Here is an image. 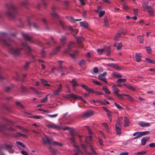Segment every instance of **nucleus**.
I'll return each instance as SVG.
<instances>
[{"label": "nucleus", "instance_id": "obj_1", "mask_svg": "<svg viewBox=\"0 0 155 155\" xmlns=\"http://www.w3.org/2000/svg\"><path fill=\"white\" fill-rule=\"evenodd\" d=\"M22 50H25L28 54H30L32 50L30 47L25 42H22L21 43V47L20 48H11L9 49V51L12 54L15 56H18L20 54V51Z\"/></svg>", "mask_w": 155, "mask_h": 155}, {"label": "nucleus", "instance_id": "obj_2", "mask_svg": "<svg viewBox=\"0 0 155 155\" xmlns=\"http://www.w3.org/2000/svg\"><path fill=\"white\" fill-rule=\"evenodd\" d=\"M5 6L7 9L5 12L6 15L11 18H14L15 17V14L17 12V8L12 3H6Z\"/></svg>", "mask_w": 155, "mask_h": 155}, {"label": "nucleus", "instance_id": "obj_3", "mask_svg": "<svg viewBox=\"0 0 155 155\" xmlns=\"http://www.w3.org/2000/svg\"><path fill=\"white\" fill-rule=\"evenodd\" d=\"M8 34L4 32H0V41L5 45L7 46L13 45L15 43L11 39L6 40L5 38L6 37Z\"/></svg>", "mask_w": 155, "mask_h": 155}, {"label": "nucleus", "instance_id": "obj_4", "mask_svg": "<svg viewBox=\"0 0 155 155\" xmlns=\"http://www.w3.org/2000/svg\"><path fill=\"white\" fill-rule=\"evenodd\" d=\"M42 140L43 142L45 144H50L53 143L54 145H57L60 147H61L63 145L62 143H59L57 142L54 141L53 138L50 137L45 136L42 138Z\"/></svg>", "mask_w": 155, "mask_h": 155}, {"label": "nucleus", "instance_id": "obj_5", "mask_svg": "<svg viewBox=\"0 0 155 155\" xmlns=\"http://www.w3.org/2000/svg\"><path fill=\"white\" fill-rule=\"evenodd\" d=\"M122 117H118L116 121L115 130L117 134L118 135H120L121 134L122 120Z\"/></svg>", "mask_w": 155, "mask_h": 155}, {"label": "nucleus", "instance_id": "obj_6", "mask_svg": "<svg viewBox=\"0 0 155 155\" xmlns=\"http://www.w3.org/2000/svg\"><path fill=\"white\" fill-rule=\"evenodd\" d=\"M92 141V137L91 136H87L85 138V143L87 146H89L91 151L92 153L93 154L97 155L98 154L94 150L92 145L89 142H91Z\"/></svg>", "mask_w": 155, "mask_h": 155}, {"label": "nucleus", "instance_id": "obj_7", "mask_svg": "<svg viewBox=\"0 0 155 155\" xmlns=\"http://www.w3.org/2000/svg\"><path fill=\"white\" fill-rule=\"evenodd\" d=\"M46 125L48 128H50L57 130H60L62 128V126L61 125H58L51 122L47 123Z\"/></svg>", "mask_w": 155, "mask_h": 155}, {"label": "nucleus", "instance_id": "obj_8", "mask_svg": "<svg viewBox=\"0 0 155 155\" xmlns=\"http://www.w3.org/2000/svg\"><path fill=\"white\" fill-rule=\"evenodd\" d=\"M6 130H9L12 132H15L16 131L15 129L12 127L8 128L5 125L0 124V130L2 132H4Z\"/></svg>", "mask_w": 155, "mask_h": 155}, {"label": "nucleus", "instance_id": "obj_9", "mask_svg": "<svg viewBox=\"0 0 155 155\" xmlns=\"http://www.w3.org/2000/svg\"><path fill=\"white\" fill-rule=\"evenodd\" d=\"M112 90L114 92V93L115 95L118 97L121 100H123V97H122V95L119 94L118 93V92H120V90L117 88V86L115 85H114L112 86Z\"/></svg>", "mask_w": 155, "mask_h": 155}, {"label": "nucleus", "instance_id": "obj_10", "mask_svg": "<svg viewBox=\"0 0 155 155\" xmlns=\"http://www.w3.org/2000/svg\"><path fill=\"white\" fill-rule=\"evenodd\" d=\"M62 86L61 84H60L58 85L57 89L54 90L53 92V94L54 96H58L59 95L60 93H61L62 91Z\"/></svg>", "mask_w": 155, "mask_h": 155}, {"label": "nucleus", "instance_id": "obj_11", "mask_svg": "<svg viewBox=\"0 0 155 155\" xmlns=\"http://www.w3.org/2000/svg\"><path fill=\"white\" fill-rule=\"evenodd\" d=\"M66 97L67 98H73L74 99L76 100L77 99L78 100H81L82 101H83L84 103H86V102L83 100L82 98L80 96H78V95H76L74 94H71L68 95L66 96Z\"/></svg>", "mask_w": 155, "mask_h": 155}, {"label": "nucleus", "instance_id": "obj_12", "mask_svg": "<svg viewBox=\"0 0 155 155\" xmlns=\"http://www.w3.org/2000/svg\"><path fill=\"white\" fill-rule=\"evenodd\" d=\"M70 140L71 142L73 143L74 147L77 150L76 151H77L79 153H81V150L79 149L78 146H77L75 144L74 137H71L70 138Z\"/></svg>", "mask_w": 155, "mask_h": 155}, {"label": "nucleus", "instance_id": "obj_13", "mask_svg": "<svg viewBox=\"0 0 155 155\" xmlns=\"http://www.w3.org/2000/svg\"><path fill=\"white\" fill-rule=\"evenodd\" d=\"M22 35L23 38L25 39L26 40L28 41L31 43H34L36 44L35 41L32 39L30 37L29 35L27 34L26 33H23L22 34Z\"/></svg>", "mask_w": 155, "mask_h": 155}, {"label": "nucleus", "instance_id": "obj_14", "mask_svg": "<svg viewBox=\"0 0 155 155\" xmlns=\"http://www.w3.org/2000/svg\"><path fill=\"white\" fill-rule=\"evenodd\" d=\"M94 114V112L93 111L90 110L84 113L82 115V117H89Z\"/></svg>", "mask_w": 155, "mask_h": 155}, {"label": "nucleus", "instance_id": "obj_15", "mask_svg": "<svg viewBox=\"0 0 155 155\" xmlns=\"http://www.w3.org/2000/svg\"><path fill=\"white\" fill-rule=\"evenodd\" d=\"M74 42H70L68 45V48L65 49L64 51V52L65 53H68L70 52L72 48L74 47Z\"/></svg>", "mask_w": 155, "mask_h": 155}, {"label": "nucleus", "instance_id": "obj_16", "mask_svg": "<svg viewBox=\"0 0 155 155\" xmlns=\"http://www.w3.org/2000/svg\"><path fill=\"white\" fill-rule=\"evenodd\" d=\"M106 72H104L103 74H99L98 76V78L101 80L104 81L106 83H107V82L106 80V78L105 77V76L106 74Z\"/></svg>", "mask_w": 155, "mask_h": 155}, {"label": "nucleus", "instance_id": "obj_17", "mask_svg": "<svg viewBox=\"0 0 155 155\" xmlns=\"http://www.w3.org/2000/svg\"><path fill=\"white\" fill-rule=\"evenodd\" d=\"M69 132L71 137H75V136H78L80 142L81 143L82 142V140H81L82 136L81 135L75 134L72 128H71L69 130Z\"/></svg>", "mask_w": 155, "mask_h": 155}, {"label": "nucleus", "instance_id": "obj_18", "mask_svg": "<svg viewBox=\"0 0 155 155\" xmlns=\"http://www.w3.org/2000/svg\"><path fill=\"white\" fill-rule=\"evenodd\" d=\"M147 11L151 16H154V9L153 7L149 6L147 8Z\"/></svg>", "mask_w": 155, "mask_h": 155}, {"label": "nucleus", "instance_id": "obj_19", "mask_svg": "<svg viewBox=\"0 0 155 155\" xmlns=\"http://www.w3.org/2000/svg\"><path fill=\"white\" fill-rule=\"evenodd\" d=\"M123 85L125 86L127 89L132 91H135L136 90V88L133 87L131 84H124Z\"/></svg>", "mask_w": 155, "mask_h": 155}, {"label": "nucleus", "instance_id": "obj_20", "mask_svg": "<svg viewBox=\"0 0 155 155\" xmlns=\"http://www.w3.org/2000/svg\"><path fill=\"white\" fill-rule=\"evenodd\" d=\"M66 39L67 37L65 36H62L61 38L59 40L61 46H63L65 45Z\"/></svg>", "mask_w": 155, "mask_h": 155}, {"label": "nucleus", "instance_id": "obj_21", "mask_svg": "<svg viewBox=\"0 0 155 155\" xmlns=\"http://www.w3.org/2000/svg\"><path fill=\"white\" fill-rule=\"evenodd\" d=\"M28 23L29 25L30 26H32L33 27L35 28L38 29L39 28V26L35 23H31L30 20V18H28Z\"/></svg>", "mask_w": 155, "mask_h": 155}, {"label": "nucleus", "instance_id": "obj_22", "mask_svg": "<svg viewBox=\"0 0 155 155\" xmlns=\"http://www.w3.org/2000/svg\"><path fill=\"white\" fill-rule=\"evenodd\" d=\"M142 54L140 53H136L135 54L136 61L138 62H140L141 61Z\"/></svg>", "mask_w": 155, "mask_h": 155}, {"label": "nucleus", "instance_id": "obj_23", "mask_svg": "<svg viewBox=\"0 0 155 155\" xmlns=\"http://www.w3.org/2000/svg\"><path fill=\"white\" fill-rule=\"evenodd\" d=\"M150 139L149 137H143L141 140V145L144 146L145 145L146 142Z\"/></svg>", "mask_w": 155, "mask_h": 155}, {"label": "nucleus", "instance_id": "obj_24", "mask_svg": "<svg viewBox=\"0 0 155 155\" xmlns=\"http://www.w3.org/2000/svg\"><path fill=\"white\" fill-rule=\"evenodd\" d=\"M129 119L126 116L124 117V127H127L129 126Z\"/></svg>", "mask_w": 155, "mask_h": 155}, {"label": "nucleus", "instance_id": "obj_25", "mask_svg": "<svg viewBox=\"0 0 155 155\" xmlns=\"http://www.w3.org/2000/svg\"><path fill=\"white\" fill-rule=\"evenodd\" d=\"M139 125L141 127H148L150 126V124L149 123L141 121L139 123Z\"/></svg>", "mask_w": 155, "mask_h": 155}, {"label": "nucleus", "instance_id": "obj_26", "mask_svg": "<svg viewBox=\"0 0 155 155\" xmlns=\"http://www.w3.org/2000/svg\"><path fill=\"white\" fill-rule=\"evenodd\" d=\"M104 51H106L107 53V55L110 56V46L105 47L104 48Z\"/></svg>", "mask_w": 155, "mask_h": 155}, {"label": "nucleus", "instance_id": "obj_27", "mask_svg": "<svg viewBox=\"0 0 155 155\" xmlns=\"http://www.w3.org/2000/svg\"><path fill=\"white\" fill-rule=\"evenodd\" d=\"M13 136L15 137H21L23 138H25L27 137L26 135L20 132H17L16 134H13Z\"/></svg>", "mask_w": 155, "mask_h": 155}, {"label": "nucleus", "instance_id": "obj_28", "mask_svg": "<svg viewBox=\"0 0 155 155\" xmlns=\"http://www.w3.org/2000/svg\"><path fill=\"white\" fill-rule=\"evenodd\" d=\"M13 143H10V144H6L4 145L3 148L5 149H8V150L13 147Z\"/></svg>", "mask_w": 155, "mask_h": 155}, {"label": "nucleus", "instance_id": "obj_29", "mask_svg": "<svg viewBox=\"0 0 155 155\" xmlns=\"http://www.w3.org/2000/svg\"><path fill=\"white\" fill-rule=\"evenodd\" d=\"M80 25L81 26L83 27L84 28H88L89 27L88 23L86 21H84L81 22L80 23Z\"/></svg>", "mask_w": 155, "mask_h": 155}, {"label": "nucleus", "instance_id": "obj_30", "mask_svg": "<svg viewBox=\"0 0 155 155\" xmlns=\"http://www.w3.org/2000/svg\"><path fill=\"white\" fill-rule=\"evenodd\" d=\"M144 35H141L138 36L137 37V38L138 40V41L139 43H142L144 41Z\"/></svg>", "mask_w": 155, "mask_h": 155}, {"label": "nucleus", "instance_id": "obj_31", "mask_svg": "<svg viewBox=\"0 0 155 155\" xmlns=\"http://www.w3.org/2000/svg\"><path fill=\"white\" fill-rule=\"evenodd\" d=\"M68 29L71 31L72 35H73L74 36L76 35L78 32V31L77 30H74L71 26H69L68 27Z\"/></svg>", "mask_w": 155, "mask_h": 155}, {"label": "nucleus", "instance_id": "obj_32", "mask_svg": "<svg viewBox=\"0 0 155 155\" xmlns=\"http://www.w3.org/2000/svg\"><path fill=\"white\" fill-rule=\"evenodd\" d=\"M71 82L72 84V87L74 90H75L76 87L78 85V84L74 79H72Z\"/></svg>", "mask_w": 155, "mask_h": 155}, {"label": "nucleus", "instance_id": "obj_33", "mask_svg": "<svg viewBox=\"0 0 155 155\" xmlns=\"http://www.w3.org/2000/svg\"><path fill=\"white\" fill-rule=\"evenodd\" d=\"M61 48V46H58L55 48L53 51L52 54L53 55H54L56 54L57 52L59 51Z\"/></svg>", "mask_w": 155, "mask_h": 155}, {"label": "nucleus", "instance_id": "obj_34", "mask_svg": "<svg viewBox=\"0 0 155 155\" xmlns=\"http://www.w3.org/2000/svg\"><path fill=\"white\" fill-rule=\"evenodd\" d=\"M76 39L78 44L80 45L81 42L83 40V38L82 37H77ZM80 46L81 47H82L80 45Z\"/></svg>", "mask_w": 155, "mask_h": 155}, {"label": "nucleus", "instance_id": "obj_35", "mask_svg": "<svg viewBox=\"0 0 155 155\" xmlns=\"http://www.w3.org/2000/svg\"><path fill=\"white\" fill-rule=\"evenodd\" d=\"M86 64V61L82 59L78 61V64L80 66H82L85 65Z\"/></svg>", "mask_w": 155, "mask_h": 155}, {"label": "nucleus", "instance_id": "obj_36", "mask_svg": "<svg viewBox=\"0 0 155 155\" xmlns=\"http://www.w3.org/2000/svg\"><path fill=\"white\" fill-rule=\"evenodd\" d=\"M21 5L26 8L27 6L28 5V1L25 0L22 2L21 3Z\"/></svg>", "mask_w": 155, "mask_h": 155}, {"label": "nucleus", "instance_id": "obj_37", "mask_svg": "<svg viewBox=\"0 0 155 155\" xmlns=\"http://www.w3.org/2000/svg\"><path fill=\"white\" fill-rule=\"evenodd\" d=\"M133 136H136L137 138L142 137L141 132H137L134 133L133 134Z\"/></svg>", "mask_w": 155, "mask_h": 155}, {"label": "nucleus", "instance_id": "obj_38", "mask_svg": "<svg viewBox=\"0 0 155 155\" xmlns=\"http://www.w3.org/2000/svg\"><path fill=\"white\" fill-rule=\"evenodd\" d=\"M51 16L54 18H58L59 15L55 12H53L51 13Z\"/></svg>", "mask_w": 155, "mask_h": 155}, {"label": "nucleus", "instance_id": "obj_39", "mask_svg": "<svg viewBox=\"0 0 155 155\" xmlns=\"http://www.w3.org/2000/svg\"><path fill=\"white\" fill-rule=\"evenodd\" d=\"M14 85L13 84H12L9 86H7L5 88V90L7 92L9 91L11 89L14 87Z\"/></svg>", "mask_w": 155, "mask_h": 155}, {"label": "nucleus", "instance_id": "obj_40", "mask_svg": "<svg viewBox=\"0 0 155 155\" xmlns=\"http://www.w3.org/2000/svg\"><path fill=\"white\" fill-rule=\"evenodd\" d=\"M102 89L105 92L106 94H110V91H109L107 88V86H103L102 87Z\"/></svg>", "mask_w": 155, "mask_h": 155}, {"label": "nucleus", "instance_id": "obj_41", "mask_svg": "<svg viewBox=\"0 0 155 155\" xmlns=\"http://www.w3.org/2000/svg\"><path fill=\"white\" fill-rule=\"evenodd\" d=\"M41 81L42 83L45 86H50V84H48V82L45 80L42 79L41 80Z\"/></svg>", "mask_w": 155, "mask_h": 155}, {"label": "nucleus", "instance_id": "obj_42", "mask_svg": "<svg viewBox=\"0 0 155 155\" xmlns=\"http://www.w3.org/2000/svg\"><path fill=\"white\" fill-rule=\"evenodd\" d=\"M112 75L117 78H120L122 77V75L117 72H113L112 73Z\"/></svg>", "mask_w": 155, "mask_h": 155}, {"label": "nucleus", "instance_id": "obj_43", "mask_svg": "<svg viewBox=\"0 0 155 155\" xmlns=\"http://www.w3.org/2000/svg\"><path fill=\"white\" fill-rule=\"evenodd\" d=\"M102 124L106 131L107 132H109V129L107 124L106 123H103Z\"/></svg>", "mask_w": 155, "mask_h": 155}, {"label": "nucleus", "instance_id": "obj_44", "mask_svg": "<svg viewBox=\"0 0 155 155\" xmlns=\"http://www.w3.org/2000/svg\"><path fill=\"white\" fill-rule=\"evenodd\" d=\"M67 18H69L68 20L69 21H70V22H72V23L74 22L75 21H80L81 20V19H75V20H74V19L72 17H67Z\"/></svg>", "mask_w": 155, "mask_h": 155}, {"label": "nucleus", "instance_id": "obj_45", "mask_svg": "<svg viewBox=\"0 0 155 155\" xmlns=\"http://www.w3.org/2000/svg\"><path fill=\"white\" fill-rule=\"evenodd\" d=\"M50 151L52 153L53 155H55L56 152V150L52 148L50 146L49 148Z\"/></svg>", "mask_w": 155, "mask_h": 155}, {"label": "nucleus", "instance_id": "obj_46", "mask_svg": "<svg viewBox=\"0 0 155 155\" xmlns=\"http://www.w3.org/2000/svg\"><path fill=\"white\" fill-rule=\"evenodd\" d=\"M104 25L106 27H108L109 25V22L108 19L105 18H104Z\"/></svg>", "mask_w": 155, "mask_h": 155}, {"label": "nucleus", "instance_id": "obj_47", "mask_svg": "<svg viewBox=\"0 0 155 155\" xmlns=\"http://www.w3.org/2000/svg\"><path fill=\"white\" fill-rule=\"evenodd\" d=\"M115 105L116 106L117 108L120 110H122L124 109L119 104H117L116 102L114 103Z\"/></svg>", "mask_w": 155, "mask_h": 155}, {"label": "nucleus", "instance_id": "obj_48", "mask_svg": "<svg viewBox=\"0 0 155 155\" xmlns=\"http://www.w3.org/2000/svg\"><path fill=\"white\" fill-rule=\"evenodd\" d=\"M97 51L99 55H101L103 54L104 51V48L102 49H98Z\"/></svg>", "mask_w": 155, "mask_h": 155}, {"label": "nucleus", "instance_id": "obj_49", "mask_svg": "<svg viewBox=\"0 0 155 155\" xmlns=\"http://www.w3.org/2000/svg\"><path fill=\"white\" fill-rule=\"evenodd\" d=\"M107 114L110 122L112 121V117L111 114V112L110 111L107 112Z\"/></svg>", "mask_w": 155, "mask_h": 155}, {"label": "nucleus", "instance_id": "obj_50", "mask_svg": "<svg viewBox=\"0 0 155 155\" xmlns=\"http://www.w3.org/2000/svg\"><path fill=\"white\" fill-rule=\"evenodd\" d=\"M145 60L149 63H152L153 64L155 63V61L154 60L148 58H146Z\"/></svg>", "mask_w": 155, "mask_h": 155}, {"label": "nucleus", "instance_id": "obj_51", "mask_svg": "<svg viewBox=\"0 0 155 155\" xmlns=\"http://www.w3.org/2000/svg\"><path fill=\"white\" fill-rule=\"evenodd\" d=\"M3 120L4 121H5L6 123H7L8 124H13V122L12 121L9 120H7V119L5 118H3Z\"/></svg>", "mask_w": 155, "mask_h": 155}, {"label": "nucleus", "instance_id": "obj_52", "mask_svg": "<svg viewBox=\"0 0 155 155\" xmlns=\"http://www.w3.org/2000/svg\"><path fill=\"white\" fill-rule=\"evenodd\" d=\"M20 89L22 92H26L27 91V89L24 86L21 85L20 87Z\"/></svg>", "mask_w": 155, "mask_h": 155}, {"label": "nucleus", "instance_id": "obj_53", "mask_svg": "<svg viewBox=\"0 0 155 155\" xmlns=\"http://www.w3.org/2000/svg\"><path fill=\"white\" fill-rule=\"evenodd\" d=\"M148 2H143V7L144 9H147V8L149 6H148Z\"/></svg>", "mask_w": 155, "mask_h": 155}, {"label": "nucleus", "instance_id": "obj_54", "mask_svg": "<svg viewBox=\"0 0 155 155\" xmlns=\"http://www.w3.org/2000/svg\"><path fill=\"white\" fill-rule=\"evenodd\" d=\"M78 51H75L74 52V53L70 54V56L74 58H75V55L78 53Z\"/></svg>", "mask_w": 155, "mask_h": 155}, {"label": "nucleus", "instance_id": "obj_55", "mask_svg": "<svg viewBox=\"0 0 155 155\" xmlns=\"http://www.w3.org/2000/svg\"><path fill=\"white\" fill-rule=\"evenodd\" d=\"M59 23L63 29H65V27L64 26V23L61 21L59 20Z\"/></svg>", "mask_w": 155, "mask_h": 155}, {"label": "nucleus", "instance_id": "obj_56", "mask_svg": "<svg viewBox=\"0 0 155 155\" xmlns=\"http://www.w3.org/2000/svg\"><path fill=\"white\" fill-rule=\"evenodd\" d=\"M48 96L47 95L45 97L41 99L40 102L42 103H45L48 100Z\"/></svg>", "mask_w": 155, "mask_h": 155}, {"label": "nucleus", "instance_id": "obj_57", "mask_svg": "<svg viewBox=\"0 0 155 155\" xmlns=\"http://www.w3.org/2000/svg\"><path fill=\"white\" fill-rule=\"evenodd\" d=\"M29 64L30 62H27L23 67V69L25 70H26L29 67Z\"/></svg>", "mask_w": 155, "mask_h": 155}, {"label": "nucleus", "instance_id": "obj_58", "mask_svg": "<svg viewBox=\"0 0 155 155\" xmlns=\"http://www.w3.org/2000/svg\"><path fill=\"white\" fill-rule=\"evenodd\" d=\"M126 80V79L123 78H119L117 80V81H116V83L124 82H125Z\"/></svg>", "mask_w": 155, "mask_h": 155}, {"label": "nucleus", "instance_id": "obj_59", "mask_svg": "<svg viewBox=\"0 0 155 155\" xmlns=\"http://www.w3.org/2000/svg\"><path fill=\"white\" fill-rule=\"evenodd\" d=\"M147 152L145 151H142L140 152H138L135 153V154L141 155L144 154L146 153Z\"/></svg>", "mask_w": 155, "mask_h": 155}, {"label": "nucleus", "instance_id": "obj_60", "mask_svg": "<svg viewBox=\"0 0 155 155\" xmlns=\"http://www.w3.org/2000/svg\"><path fill=\"white\" fill-rule=\"evenodd\" d=\"M81 147L83 149L84 152L85 153H87V152L86 150V146L84 144L82 143L81 144Z\"/></svg>", "mask_w": 155, "mask_h": 155}, {"label": "nucleus", "instance_id": "obj_61", "mask_svg": "<svg viewBox=\"0 0 155 155\" xmlns=\"http://www.w3.org/2000/svg\"><path fill=\"white\" fill-rule=\"evenodd\" d=\"M145 48L147 53L149 54H151V48L150 47H146Z\"/></svg>", "mask_w": 155, "mask_h": 155}, {"label": "nucleus", "instance_id": "obj_62", "mask_svg": "<svg viewBox=\"0 0 155 155\" xmlns=\"http://www.w3.org/2000/svg\"><path fill=\"white\" fill-rule=\"evenodd\" d=\"M47 116L51 118H54L58 116V114H56L53 115L48 114Z\"/></svg>", "mask_w": 155, "mask_h": 155}, {"label": "nucleus", "instance_id": "obj_63", "mask_svg": "<svg viewBox=\"0 0 155 155\" xmlns=\"http://www.w3.org/2000/svg\"><path fill=\"white\" fill-rule=\"evenodd\" d=\"M142 136H143L147 134H150V132L149 131H146L143 132H141Z\"/></svg>", "mask_w": 155, "mask_h": 155}, {"label": "nucleus", "instance_id": "obj_64", "mask_svg": "<svg viewBox=\"0 0 155 155\" xmlns=\"http://www.w3.org/2000/svg\"><path fill=\"white\" fill-rule=\"evenodd\" d=\"M122 43H118L117 45V49L118 50L122 48Z\"/></svg>", "mask_w": 155, "mask_h": 155}]
</instances>
